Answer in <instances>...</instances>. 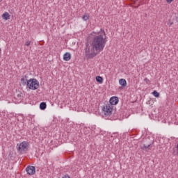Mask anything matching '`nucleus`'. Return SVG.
Wrapping results in <instances>:
<instances>
[{"label": "nucleus", "mask_w": 178, "mask_h": 178, "mask_svg": "<svg viewBox=\"0 0 178 178\" xmlns=\"http://www.w3.org/2000/svg\"><path fill=\"white\" fill-rule=\"evenodd\" d=\"M17 97L19 98V99H22V95H17Z\"/></svg>", "instance_id": "21"}, {"label": "nucleus", "mask_w": 178, "mask_h": 178, "mask_svg": "<svg viewBox=\"0 0 178 178\" xmlns=\"http://www.w3.org/2000/svg\"><path fill=\"white\" fill-rule=\"evenodd\" d=\"M139 6H135V8L137 9L138 8Z\"/></svg>", "instance_id": "23"}, {"label": "nucleus", "mask_w": 178, "mask_h": 178, "mask_svg": "<svg viewBox=\"0 0 178 178\" xmlns=\"http://www.w3.org/2000/svg\"><path fill=\"white\" fill-rule=\"evenodd\" d=\"M96 81H97V83H103L104 78H102V76H97Z\"/></svg>", "instance_id": "14"}, {"label": "nucleus", "mask_w": 178, "mask_h": 178, "mask_svg": "<svg viewBox=\"0 0 178 178\" xmlns=\"http://www.w3.org/2000/svg\"><path fill=\"white\" fill-rule=\"evenodd\" d=\"M2 17L4 20H9L10 19V15H9V13L6 12L2 15Z\"/></svg>", "instance_id": "9"}, {"label": "nucleus", "mask_w": 178, "mask_h": 178, "mask_svg": "<svg viewBox=\"0 0 178 178\" xmlns=\"http://www.w3.org/2000/svg\"><path fill=\"white\" fill-rule=\"evenodd\" d=\"M175 0H166L167 3H172Z\"/></svg>", "instance_id": "18"}, {"label": "nucleus", "mask_w": 178, "mask_h": 178, "mask_svg": "<svg viewBox=\"0 0 178 178\" xmlns=\"http://www.w3.org/2000/svg\"><path fill=\"white\" fill-rule=\"evenodd\" d=\"M2 56V50L0 49V58Z\"/></svg>", "instance_id": "20"}, {"label": "nucleus", "mask_w": 178, "mask_h": 178, "mask_svg": "<svg viewBox=\"0 0 178 178\" xmlns=\"http://www.w3.org/2000/svg\"><path fill=\"white\" fill-rule=\"evenodd\" d=\"M27 76H23L21 78V83L24 86H27Z\"/></svg>", "instance_id": "10"}, {"label": "nucleus", "mask_w": 178, "mask_h": 178, "mask_svg": "<svg viewBox=\"0 0 178 178\" xmlns=\"http://www.w3.org/2000/svg\"><path fill=\"white\" fill-rule=\"evenodd\" d=\"M62 178H70V177L67 175H65L64 177H63Z\"/></svg>", "instance_id": "19"}, {"label": "nucleus", "mask_w": 178, "mask_h": 178, "mask_svg": "<svg viewBox=\"0 0 178 178\" xmlns=\"http://www.w3.org/2000/svg\"><path fill=\"white\" fill-rule=\"evenodd\" d=\"M70 59H72V54L70 53L67 52L63 55V60L66 62L70 60Z\"/></svg>", "instance_id": "7"}, {"label": "nucleus", "mask_w": 178, "mask_h": 178, "mask_svg": "<svg viewBox=\"0 0 178 178\" xmlns=\"http://www.w3.org/2000/svg\"><path fill=\"white\" fill-rule=\"evenodd\" d=\"M105 45H106L105 31L101 29L98 33V35L95 36L92 39L91 49L88 45L86 46L85 52L88 59H92V58H95L98 54L104 51Z\"/></svg>", "instance_id": "1"}, {"label": "nucleus", "mask_w": 178, "mask_h": 178, "mask_svg": "<svg viewBox=\"0 0 178 178\" xmlns=\"http://www.w3.org/2000/svg\"><path fill=\"white\" fill-rule=\"evenodd\" d=\"M152 95L154 97H156V98H159V92H158L156 90H154Z\"/></svg>", "instance_id": "15"}, {"label": "nucleus", "mask_w": 178, "mask_h": 178, "mask_svg": "<svg viewBox=\"0 0 178 178\" xmlns=\"http://www.w3.org/2000/svg\"><path fill=\"white\" fill-rule=\"evenodd\" d=\"M132 2H136V1H138V0H131Z\"/></svg>", "instance_id": "22"}, {"label": "nucleus", "mask_w": 178, "mask_h": 178, "mask_svg": "<svg viewBox=\"0 0 178 178\" xmlns=\"http://www.w3.org/2000/svg\"><path fill=\"white\" fill-rule=\"evenodd\" d=\"M149 147H151V144H149V145H143V149H144V151H146L147 152H148L150 149Z\"/></svg>", "instance_id": "12"}, {"label": "nucleus", "mask_w": 178, "mask_h": 178, "mask_svg": "<svg viewBox=\"0 0 178 178\" xmlns=\"http://www.w3.org/2000/svg\"><path fill=\"white\" fill-rule=\"evenodd\" d=\"M109 102L110 104H108V105H111L112 106H113V105H118V103L119 102V98H118V97H112L110 99Z\"/></svg>", "instance_id": "6"}, {"label": "nucleus", "mask_w": 178, "mask_h": 178, "mask_svg": "<svg viewBox=\"0 0 178 178\" xmlns=\"http://www.w3.org/2000/svg\"><path fill=\"white\" fill-rule=\"evenodd\" d=\"M119 83L122 87H126L127 86V81L124 79H120Z\"/></svg>", "instance_id": "8"}, {"label": "nucleus", "mask_w": 178, "mask_h": 178, "mask_svg": "<svg viewBox=\"0 0 178 178\" xmlns=\"http://www.w3.org/2000/svg\"><path fill=\"white\" fill-rule=\"evenodd\" d=\"M102 111L106 116H111L112 115V112L113 111V106L112 104H105L103 108Z\"/></svg>", "instance_id": "3"}, {"label": "nucleus", "mask_w": 178, "mask_h": 178, "mask_svg": "<svg viewBox=\"0 0 178 178\" xmlns=\"http://www.w3.org/2000/svg\"><path fill=\"white\" fill-rule=\"evenodd\" d=\"M29 147V142L24 141L19 144L17 147L18 151L23 152V151H27V147Z\"/></svg>", "instance_id": "4"}, {"label": "nucleus", "mask_w": 178, "mask_h": 178, "mask_svg": "<svg viewBox=\"0 0 178 178\" xmlns=\"http://www.w3.org/2000/svg\"><path fill=\"white\" fill-rule=\"evenodd\" d=\"M144 81H145L147 83V84H149V79H148L147 78H145Z\"/></svg>", "instance_id": "17"}, {"label": "nucleus", "mask_w": 178, "mask_h": 178, "mask_svg": "<svg viewBox=\"0 0 178 178\" xmlns=\"http://www.w3.org/2000/svg\"><path fill=\"white\" fill-rule=\"evenodd\" d=\"M83 20H84L85 22H87V20H88V19H90V14H85L83 17H82Z\"/></svg>", "instance_id": "13"}, {"label": "nucleus", "mask_w": 178, "mask_h": 178, "mask_svg": "<svg viewBox=\"0 0 178 178\" xmlns=\"http://www.w3.org/2000/svg\"><path fill=\"white\" fill-rule=\"evenodd\" d=\"M40 108L41 111H44V109H47V103L45 102L40 103Z\"/></svg>", "instance_id": "11"}, {"label": "nucleus", "mask_w": 178, "mask_h": 178, "mask_svg": "<svg viewBox=\"0 0 178 178\" xmlns=\"http://www.w3.org/2000/svg\"><path fill=\"white\" fill-rule=\"evenodd\" d=\"M31 44V41H29V40H28V41H26V42H25V45H26V47H30V44Z\"/></svg>", "instance_id": "16"}, {"label": "nucleus", "mask_w": 178, "mask_h": 178, "mask_svg": "<svg viewBox=\"0 0 178 178\" xmlns=\"http://www.w3.org/2000/svg\"><path fill=\"white\" fill-rule=\"evenodd\" d=\"M26 87L29 90H38L40 88V82L35 79H31L27 81Z\"/></svg>", "instance_id": "2"}, {"label": "nucleus", "mask_w": 178, "mask_h": 178, "mask_svg": "<svg viewBox=\"0 0 178 178\" xmlns=\"http://www.w3.org/2000/svg\"><path fill=\"white\" fill-rule=\"evenodd\" d=\"M26 173L31 176L35 174V167L33 165H29L26 168Z\"/></svg>", "instance_id": "5"}]
</instances>
